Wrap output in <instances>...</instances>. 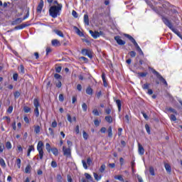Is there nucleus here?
I'll return each mask as SVG.
<instances>
[{
	"label": "nucleus",
	"instance_id": "obj_19",
	"mask_svg": "<svg viewBox=\"0 0 182 182\" xmlns=\"http://www.w3.org/2000/svg\"><path fill=\"white\" fill-rule=\"evenodd\" d=\"M87 95H89V96H92L93 95V89L92 87L88 86L85 90Z\"/></svg>",
	"mask_w": 182,
	"mask_h": 182
},
{
	"label": "nucleus",
	"instance_id": "obj_57",
	"mask_svg": "<svg viewBox=\"0 0 182 182\" xmlns=\"http://www.w3.org/2000/svg\"><path fill=\"white\" fill-rule=\"evenodd\" d=\"M55 72L57 73H60L62 72V66H58L55 68Z\"/></svg>",
	"mask_w": 182,
	"mask_h": 182
},
{
	"label": "nucleus",
	"instance_id": "obj_61",
	"mask_svg": "<svg viewBox=\"0 0 182 182\" xmlns=\"http://www.w3.org/2000/svg\"><path fill=\"white\" fill-rule=\"evenodd\" d=\"M129 55L131 58H136V53L135 51H130Z\"/></svg>",
	"mask_w": 182,
	"mask_h": 182
},
{
	"label": "nucleus",
	"instance_id": "obj_8",
	"mask_svg": "<svg viewBox=\"0 0 182 182\" xmlns=\"http://www.w3.org/2000/svg\"><path fill=\"white\" fill-rule=\"evenodd\" d=\"M33 105H34V114L36 117L39 116V107H41V104L39 103V99L35 98L33 100Z\"/></svg>",
	"mask_w": 182,
	"mask_h": 182
},
{
	"label": "nucleus",
	"instance_id": "obj_17",
	"mask_svg": "<svg viewBox=\"0 0 182 182\" xmlns=\"http://www.w3.org/2000/svg\"><path fill=\"white\" fill-rule=\"evenodd\" d=\"M27 26H29V24L23 23L21 25L16 26L14 29H16V31H19L21 29H23L24 28H26Z\"/></svg>",
	"mask_w": 182,
	"mask_h": 182
},
{
	"label": "nucleus",
	"instance_id": "obj_21",
	"mask_svg": "<svg viewBox=\"0 0 182 182\" xmlns=\"http://www.w3.org/2000/svg\"><path fill=\"white\" fill-rule=\"evenodd\" d=\"M84 23H85V25L89 26V15H84Z\"/></svg>",
	"mask_w": 182,
	"mask_h": 182
},
{
	"label": "nucleus",
	"instance_id": "obj_48",
	"mask_svg": "<svg viewBox=\"0 0 182 182\" xmlns=\"http://www.w3.org/2000/svg\"><path fill=\"white\" fill-rule=\"evenodd\" d=\"M170 119H171V122L177 121V117H176V115H174V114H171Z\"/></svg>",
	"mask_w": 182,
	"mask_h": 182
},
{
	"label": "nucleus",
	"instance_id": "obj_24",
	"mask_svg": "<svg viewBox=\"0 0 182 182\" xmlns=\"http://www.w3.org/2000/svg\"><path fill=\"white\" fill-rule=\"evenodd\" d=\"M107 133H108V137H112L113 136V131L112 129V127H109L107 129Z\"/></svg>",
	"mask_w": 182,
	"mask_h": 182
},
{
	"label": "nucleus",
	"instance_id": "obj_15",
	"mask_svg": "<svg viewBox=\"0 0 182 182\" xmlns=\"http://www.w3.org/2000/svg\"><path fill=\"white\" fill-rule=\"evenodd\" d=\"M115 103L117 107L118 112H119V113H120L122 112V100H116Z\"/></svg>",
	"mask_w": 182,
	"mask_h": 182
},
{
	"label": "nucleus",
	"instance_id": "obj_1",
	"mask_svg": "<svg viewBox=\"0 0 182 182\" xmlns=\"http://www.w3.org/2000/svg\"><path fill=\"white\" fill-rule=\"evenodd\" d=\"M161 6H159V8L155 7L153 9V11L156 12L158 15H160L161 18H162L163 14H164V11H163V9H168V8H175L174 5L170 4V3L167 1H162Z\"/></svg>",
	"mask_w": 182,
	"mask_h": 182
},
{
	"label": "nucleus",
	"instance_id": "obj_47",
	"mask_svg": "<svg viewBox=\"0 0 182 182\" xmlns=\"http://www.w3.org/2000/svg\"><path fill=\"white\" fill-rule=\"evenodd\" d=\"M149 173L151 174V176H154V168H153V166L149 167Z\"/></svg>",
	"mask_w": 182,
	"mask_h": 182
},
{
	"label": "nucleus",
	"instance_id": "obj_64",
	"mask_svg": "<svg viewBox=\"0 0 182 182\" xmlns=\"http://www.w3.org/2000/svg\"><path fill=\"white\" fill-rule=\"evenodd\" d=\"M72 15L73 16H74L75 18H77L78 15H77V12H76V11L73 10L72 11Z\"/></svg>",
	"mask_w": 182,
	"mask_h": 182
},
{
	"label": "nucleus",
	"instance_id": "obj_12",
	"mask_svg": "<svg viewBox=\"0 0 182 182\" xmlns=\"http://www.w3.org/2000/svg\"><path fill=\"white\" fill-rule=\"evenodd\" d=\"M42 9H43V0H41L38 6H37V12L41 14L42 12Z\"/></svg>",
	"mask_w": 182,
	"mask_h": 182
},
{
	"label": "nucleus",
	"instance_id": "obj_16",
	"mask_svg": "<svg viewBox=\"0 0 182 182\" xmlns=\"http://www.w3.org/2000/svg\"><path fill=\"white\" fill-rule=\"evenodd\" d=\"M51 45L52 46L58 47L60 46V41H59L58 39H53L51 41Z\"/></svg>",
	"mask_w": 182,
	"mask_h": 182
},
{
	"label": "nucleus",
	"instance_id": "obj_31",
	"mask_svg": "<svg viewBox=\"0 0 182 182\" xmlns=\"http://www.w3.org/2000/svg\"><path fill=\"white\" fill-rule=\"evenodd\" d=\"M6 148L8 149V150H11V149H12V144H11L10 141H7L6 143Z\"/></svg>",
	"mask_w": 182,
	"mask_h": 182
},
{
	"label": "nucleus",
	"instance_id": "obj_40",
	"mask_svg": "<svg viewBox=\"0 0 182 182\" xmlns=\"http://www.w3.org/2000/svg\"><path fill=\"white\" fill-rule=\"evenodd\" d=\"M46 56H48V55H49V53L52 52V48H50V47H47L46 49Z\"/></svg>",
	"mask_w": 182,
	"mask_h": 182
},
{
	"label": "nucleus",
	"instance_id": "obj_54",
	"mask_svg": "<svg viewBox=\"0 0 182 182\" xmlns=\"http://www.w3.org/2000/svg\"><path fill=\"white\" fill-rule=\"evenodd\" d=\"M138 75L141 77H146V76H147V73H138Z\"/></svg>",
	"mask_w": 182,
	"mask_h": 182
},
{
	"label": "nucleus",
	"instance_id": "obj_45",
	"mask_svg": "<svg viewBox=\"0 0 182 182\" xmlns=\"http://www.w3.org/2000/svg\"><path fill=\"white\" fill-rule=\"evenodd\" d=\"M51 127H53V129H55V127H58V122H56V120H54L51 123Z\"/></svg>",
	"mask_w": 182,
	"mask_h": 182
},
{
	"label": "nucleus",
	"instance_id": "obj_6",
	"mask_svg": "<svg viewBox=\"0 0 182 182\" xmlns=\"http://www.w3.org/2000/svg\"><path fill=\"white\" fill-rule=\"evenodd\" d=\"M152 73L155 75V76L159 79V80L163 83L164 85H165V87H167L168 86V84L167 83V81L161 75L160 73L157 72L156 70L153 69L152 70Z\"/></svg>",
	"mask_w": 182,
	"mask_h": 182
},
{
	"label": "nucleus",
	"instance_id": "obj_60",
	"mask_svg": "<svg viewBox=\"0 0 182 182\" xmlns=\"http://www.w3.org/2000/svg\"><path fill=\"white\" fill-rule=\"evenodd\" d=\"M82 166L85 170H87V164L86 163V161L82 160Z\"/></svg>",
	"mask_w": 182,
	"mask_h": 182
},
{
	"label": "nucleus",
	"instance_id": "obj_36",
	"mask_svg": "<svg viewBox=\"0 0 182 182\" xmlns=\"http://www.w3.org/2000/svg\"><path fill=\"white\" fill-rule=\"evenodd\" d=\"M0 165L1 166V167L6 166V164H5V161L2 158L0 159Z\"/></svg>",
	"mask_w": 182,
	"mask_h": 182
},
{
	"label": "nucleus",
	"instance_id": "obj_50",
	"mask_svg": "<svg viewBox=\"0 0 182 182\" xmlns=\"http://www.w3.org/2000/svg\"><path fill=\"white\" fill-rule=\"evenodd\" d=\"M145 2L147 4V5H149V6H151V8H152V9L154 8H156L153 6V4H151V1L150 0H145Z\"/></svg>",
	"mask_w": 182,
	"mask_h": 182
},
{
	"label": "nucleus",
	"instance_id": "obj_28",
	"mask_svg": "<svg viewBox=\"0 0 182 182\" xmlns=\"http://www.w3.org/2000/svg\"><path fill=\"white\" fill-rule=\"evenodd\" d=\"M31 107H28V106H24L23 107V112L24 113H31Z\"/></svg>",
	"mask_w": 182,
	"mask_h": 182
},
{
	"label": "nucleus",
	"instance_id": "obj_13",
	"mask_svg": "<svg viewBox=\"0 0 182 182\" xmlns=\"http://www.w3.org/2000/svg\"><path fill=\"white\" fill-rule=\"evenodd\" d=\"M138 153L140 156H143L144 154V148L140 143H138Z\"/></svg>",
	"mask_w": 182,
	"mask_h": 182
},
{
	"label": "nucleus",
	"instance_id": "obj_42",
	"mask_svg": "<svg viewBox=\"0 0 182 182\" xmlns=\"http://www.w3.org/2000/svg\"><path fill=\"white\" fill-rule=\"evenodd\" d=\"M145 129L146 130V132L148 133V134H151V131H150V126H149V124H145Z\"/></svg>",
	"mask_w": 182,
	"mask_h": 182
},
{
	"label": "nucleus",
	"instance_id": "obj_56",
	"mask_svg": "<svg viewBox=\"0 0 182 182\" xmlns=\"http://www.w3.org/2000/svg\"><path fill=\"white\" fill-rule=\"evenodd\" d=\"M28 151H29L30 153L31 151H35V146L33 145L29 146Z\"/></svg>",
	"mask_w": 182,
	"mask_h": 182
},
{
	"label": "nucleus",
	"instance_id": "obj_59",
	"mask_svg": "<svg viewBox=\"0 0 182 182\" xmlns=\"http://www.w3.org/2000/svg\"><path fill=\"white\" fill-rule=\"evenodd\" d=\"M94 124H95V126L98 127V126H100V121H99V119H95L94 120Z\"/></svg>",
	"mask_w": 182,
	"mask_h": 182
},
{
	"label": "nucleus",
	"instance_id": "obj_63",
	"mask_svg": "<svg viewBox=\"0 0 182 182\" xmlns=\"http://www.w3.org/2000/svg\"><path fill=\"white\" fill-rule=\"evenodd\" d=\"M33 56H34L35 59H36V60H38V59H39V53L35 52L33 53Z\"/></svg>",
	"mask_w": 182,
	"mask_h": 182
},
{
	"label": "nucleus",
	"instance_id": "obj_25",
	"mask_svg": "<svg viewBox=\"0 0 182 182\" xmlns=\"http://www.w3.org/2000/svg\"><path fill=\"white\" fill-rule=\"evenodd\" d=\"M115 180H119V181L121 182H124V178H123V176L122 175H118L114 177Z\"/></svg>",
	"mask_w": 182,
	"mask_h": 182
},
{
	"label": "nucleus",
	"instance_id": "obj_39",
	"mask_svg": "<svg viewBox=\"0 0 182 182\" xmlns=\"http://www.w3.org/2000/svg\"><path fill=\"white\" fill-rule=\"evenodd\" d=\"M51 167H53V168H56V167H58V163H56V161H51Z\"/></svg>",
	"mask_w": 182,
	"mask_h": 182
},
{
	"label": "nucleus",
	"instance_id": "obj_27",
	"mask_svg": "<svg viewBox=\"0 0 182 182\" xmlns=\"http://www.w3.org/2000/svg\"><path fill=\"white\" fill-rule=\"evenodd\" d=\"M94 178H95L97 181H100V180H102V176H99V174L94 173Z\"/></svg>",
	"mask_w": 182,
	"mask_h": 182
},
{
	"label": "nucleus",
	"instance_id": "obj_33",
	"mask_svg": "<svg viewBox=\"0 0 182 182\" xmlns=\"http://www.w3.org/2000/svg\"><path fill=\"white\" fill-rule=\"evenodd\" d=\"M82 109L83 112H87V105H86V103L83 102L82 104Z\"/></svg>",
	"mask_w": 182,
	"mask_h": 182
},
{
	"label": "nucleus",
	"instance_id": "obj_43",
	"mask_svg": "<svg viewBox=\"0 0 182 182\" xmlns=\"http://www.w3.org/2000/svg\"><path fill=\"white\" fill-rule=\"evenodd\" d=\"M89 50L86 49V48H83L81 50V53L82 55H83L84 56H86V55L87 54Z\"/></svg>",
	"mask_w": 182,
	"mask_h": 182
},
{
	"label": "nucleus",
	"instance_id": "obj_5",
	"mask_svg": "<svg viewBox=\"0 0 182 182\" xmlns=\"http://www.w3.org/2000/svg\"><path fill=\"white\" fill-rule=\"evenodd\" d=\"M37 151H38L39 160H43V141H39L37 144Z\"/></svg>",
	"mask_w": 182,
	"mask_h": 182
},
{
	"label": "nucleus",
	"instance_id": "obj_51",
	"mask_svg": "<svg viewBox=\"0 0 182 182\" xmlns=\"http://www.w3.org/2000/svg\"><path fill=\"white\" fill-rule=\"evenodd\" d=\"M58 100H60V102H63L65 100V97L63 96V94L59 95Z\"/></svg>",
	"mask_w": 182,
	"mask_h": 182
},
{
	"label": "nucleus",
	"instance_id": "obj_41",
	"mask_svg": "<svg viewBox=\"0 0 182 182\" xmlns=\"http://www.w3.org/2000/svg\"><path fill=\"white\" fill-rule=\"evenodd\" d=\"M86 56L89 57L90 59L93 58V55L92 54V51L90 50H88V52L86 54Z\"/></svg>",
	"mask_w": 182,
	"mask_h": 182
},
{
	"label": "nucleus",
	"instance_id": "obj_11",
	"mask_svg": "<svg viewBox=\"0 0 182 182\" xmlns=\"http://www.w3.org/2000/svg\"><path fill=\"white\" fill-rule=\"evenodd\" d=\"M89 32L94 39H97V38L100 37V33H99V31H93L92 30H90Z\"/></svg>",
	"mask_w": 182,
	"mask_h": 182
},
{
	"label": "nucleus",
	"instance_id": "obj_23",
	"mask_svg": "<svg viewBox=\"0 0 182 182\" xmlns=\"http://www.w3.org/2000/svg\"><path fill=\"white\" fill-rule=\"evenodd\" d=\"M54 32H55V33H56V35H58L60 38H63L64 35H63V33L61 31H60V30H55Z\"/></svg>",
	"mask_w": 182,
	"mask_h": 182
},
{
	"label": "nucleus",
	"instance_id": "obj_2",
	"mask_svg": "<svg viewBox=\"0 0 182 182\" xmlns=\"http://www.w3.org/2000/svg\"><path fill=\"white\" fill-rule=\"evenodd\" d=\"M162 22H164V25H166V26L169 28V29H171V31H172V32H173L175 35H177V36H178V38H180V39H181L182 41L181 33L178 29L174 28V26H173V23H171V21H170V20H168V18H167L164 16H162Z\"/></svg>",
	"mask_w": 182,
	"mask_h": 182
},
{
	"label": "nucleus",
	"instance_id": "obj_30",
	"mask_svg": "<svg viewBox=\"0 0 182 182\" xmlns=\"http://www.w3.org/2000/svg\"><path fill=\"white\" fill-rule=\"evenodd\" d=\"M16 163L17 164L18 168H21V164H22V161H21V159H17Z\"/></svg>",
	"mask_w": 182,
	"mask_h": 182
},
{
	"label": "nucleus",
	"instance_id": "obj_62",
	"mask_svg": "<svg viewBox=\"0 0 182 182\" xmlns=\"http://www.w3.org/2000/svg\"><path fill=\"white\" fill-rule=\"evenodd\" d=\"M54 77H55V79H62V75H60L58 74V73H55V74L54 75Z\"/></svg>",
	"mask_w": 182,
	"mask_h": 182
},
{
	"label": "nucleus",
	"instance_id": "obj_7",
	"mask_svg": "<svg viewBox=\"0 0 182 182\" xmlns=\"http://www.w3.org/2000/svg\"><path fill=\"white\" fill-rule=\"evenodd\" d=\"M46 149L48 151V153H50L52 151L53 154L55 156H59V150L56 147L51 148L50 144L46 143Z\"/></svg>",
	"mask_w": 182,
	"mask_h": 182
},
{
	"label": "nucleus",
	"instance_id": "obj_55",
	"mask_svg": "<svg viewBox=\"0 0 182 182\" xmlns=\"http://www.w3.org/2000/svg\"><path fill=\"white\" fill-rule=\"evenodd\" d=\"M67 119L69 122V123L73 122L72 116H70V114H67Z\"/></svg>",
	"mask_w": 182,
	"mask_h": 182
},
{
	"label": "nucleus",
	"instance_id": "obj_35",
	"mask_svg": "<svg viewBox=\"0 0 182 182\" xmlns=\"http://www.w3.org/2000/svg\"><path fill=\"white\" fill-rule=\"evenodd\" d=\"M105 170H106V165L102 164L100 168V172L105 173Z\"/></svg>",
	"mask_w": 182,
	"mask_h": 182
},
{
	"label": "nucleus",
	"instance_id": "obj_14",
	"mask_svg": "<svg viewBox=\"0 0 182 182\" xmlns=\"http://www.w3.org/2000/svg\"><path fill=\"white\" fill-rule=\"evenodd\" d=\"M23 22V19L22 18H17L16 20L11 22V25H18V23H22Z\"/></svg>",
	"mask_w": 182,
	"mask_h": 182
},
{
	"label": "nucleus",
	"instance_id": "obj_10",
	"mask_svg": "<svg viewBox=\"0 0 182 182\" xmlns=\"http://www.w3.org/2000/svg\"><path fill=\"white\" fill-rule=\"evenodd\" d=\"M114 41H116L117 43L120 46H123V45H126V41L122 40L120 36H115Z\"/></svg>",
	"mask_w": 182,
	"mask_h": 182
},
{
	"label": "nucleus",
	"instance_id": "obj_53",
	"mask_svg": "<svg viewBox=\"0 0 182 182\" xmlns=\"http://www.w3.org/2000/svg\"><path fill=\"white\" fill-rule=\"evenodd\" d=\"M5 149V145L0 143V153H4V149Z\"/></svg>",
	"mask_w": 182,
	"mask_h": 182
},
{
	"label": "nucleus",
	"instance_id": "obj_34",
	"mask_svg": "<svg viewBox=\"0 0 182 182\" xmlns=\"http://www.w3.org/2000/svg\"><path fill=\"white\" fill-rule=\"evenodd\" d=\"M82 137L84 139L87 140V139H89V134H87L85 131H83Z\"/></svg>",
	"mask_w": 182,
	"mask_h": 182
},
{
	"label": "nucleus",
	"instance_id": "obj_9",
	"mask_svg": "<svg viewBox=\"0 0 182 182\" xmlns=\"http://www.w3.org/2000/svg\"><path fill=\"white\" fill-rule=\"evenodd\" d=\"M63 153L64 156H66V157L72 156V152L70 151V148H66L65 146H63Z\"/></svg>",
	"mask_w": 182,
	"mask_h": 182
},
{
	"label": "nucleus",
	"instance_id": "obj_37",
	"mask_svg": "<svg viewBox=\"0 0 182 182\" xmlns=\"http://www.w3.org/2000/svg\"><path fill=\"white\" fill-rule=\"evenodd\" d=\"M14 112V107L9 106V108L6 110V112L9 113V114H11Z\"/></svg>",
	"mask_w": 182,
	"mask_h": 182
},
{
	"label": "nucleus",
	"instance_id": "obj_38",
	"mask_svg": "<svg viewBox=\"0 0 182 182\" xmlns=\"http://www.w3.org/2000/svg\"><path fill=\"white\" fill-rule=\"evenodd\" d=\"M63 179V178L62 177V175H60V174L57 175L56 180L58 182H62Z\"/></svg>",
	"mask_w": 182,
	"mask_h": 182
},
{
	"label": "nucleus",
	"instance_id": "obj_3",
	"mask_svg": "<svg viewBox=\"0 0 182 182\" xmlns=\"http://www.w3.org/2000/svg\"><path fill=\"white\" fill-rule=\"evenodd\" d=\"M62 8H63V5L58 4V6H52L49 9V14L51 18L54 19L58 18V16H60V12L62 11Z\"/></svg>",
	"mask_w": 182,
	"mask_h": 182
},
{
	"label": "nucleus",
	"instance_id": "obj_32",
	"mask_svg": "<svg viewBox=\"0 0 182 182\" xmlns=\"http://www.w3.org/2000/svg\"><path fill=\"white\" fill-rule=\"evenodd\" d=\"M105 120L106 122H107L108 123H112L113 122V119L112 118V117L110 116H107L105 117Z\"/></svg>",
	"mask_w": 182,
	"mask_h": 182
},
{
	"label": "nucleus",
	"instance_id": "obj_49",
	"mask_svg": "<svg viewBox=\"0 0 182 182\" xmlns=\"http://www.w3.org/2000/svg\"><path fill=\"white\" fill-rule=\"evenodd\" d=\"M168 111L171 112V113H174L175 114H177V111L174 108L169 107L168 109Z\"/></svg>",
	"mask_w": 182,
	"mask_h": 182
},
{
	"label": "nucleus",
	"instance_id": "obj_52",
	"mask_svg": "<svg viewBox=\"0 0 182 182\" xmlns=\"http://www.w3.org/2000/svg\"><path fill=\"white\" fill-rule=\"evenodd\" d=\"M18 73H14V75H13V79H14V82H18Z\"/></svg>",
	"mask_w": 182,
	"mask_h": 182
},
{
	"label": "nucleus",
	"instance_id": "obj_4",
	"mask_svg": "<svg viewBox=\"0 0 182 182\" xmlns=\"http://www.w3.org/2000/svg\"><path fill=\"white\" fill-rule=\"evenodd\" d=\"M124 36L125 38H127V39H129L130 41V42H132V43H133V45L135 46L136 49L138 50V52H139L140 55H144V53H143V50H141V48H140V46H139V44L137 43V42L136 41L134 38H133V36H132L127 33H124Z\"/></svg>",
	"mask_w": 182,
	"mask_h": 182
},
{
	"label": "nucleus",
	"instance_id": "obj_29",
	"mask_svg": "<svg viewBox=\"0 0 182 182\" xmlns=\"http://www.w3.org/2000/svg\"><path fill=\"white\" fill-rule=\"evenodd\" d=\"M31 165H27L25 168V173L26 174H29L31 173Z\"/></svg>",
	"mask_w": 182,
	"mask_h": 182
},
{
	"label": "nucleus",
	"instance_id": "obj_20",
	"mask_svg": "<svg viewBox=\"0 0 182 182\" xmlns=\"http://www.w3.org/2000/svg\"><path fill=\"white\" fill-rule=\"evenodd\" d=\"M102 79L103 81V85L105 87H107V81H106V74L105 73H102Z\"/></svg>",
	"mask_w": 182,
	"mask_h": 182
},
{
	"label": "nucleus",
	"instance_id": "obj_22",
	"mask_svg": "<svg viewBox=\"0 0 182 182\" xmlns=\"http://www.w3.org/2000/svg\"><path fill=\"white\" fill-rule=\"evenodd\" d=\"M34 132L36 134L41 133V127L39 125L34 127Z\"/></svg>",
	"mask_w": 182,
	"mask_h": 182
},
{
	"label": "nucleus",
	"instance_id": "obj_26",
	"mask_svg": "<svg viewBox=\"0 0 182 182\" xmlns=\"http://www.w3.org/2000/svg\"><path fill=\"white\" fill-rule=\"evenodd\" d=\"M149 87H150V83H145V84H144V85H142V89L144 90H149V89H150V88H149Z\"/></svg>",
	"mask_w": 182,
	"mask_h": 182
},
{
	"label": "nucleus",
	"instance_id": "obj_46",
	"mask_svg": "<svg viewBox=\"0 0 182 182\" xmlns=\"http://www.w3.org/2000/svg\"><path fill=\"white\" fill-rule=\"evenodd\" d=\"M92 114H94V116H100V113H99V110L95 109L92 110Z\"/></svg>",
	"mask_w": 182,
	"mask_h": 182
},
{
	"label": "nucleus",
	"instance_id": "obj_58",
	"mask_svg": "<svg viewBox=\"0 0 182 182\" xmlns=\"http://www.w3.org/2000/svg\"><path fill=\"white\" fill-rule=\"evenodd\" d=\"M85 178H87V180H92L93 178H92V176H90V174L89 173H85Z\"/></svg>",
	"mask_w": 182,
	"mask_h": 182
},
{
	"label": "nucleus",
	"instance_id": "obj_18",
	"mask_svg": "<svg viewBox=\"0 0 182 182\" xmlns=\"http://www.w3.org/2000/svg\"><path fill=\"white\" fill-rule=\"evenodd\" d=\"M164 167H165V170H166V172L168 173V174H171V166H170L167 163H165Z\"/></svg>",
	"mask_w": 182,
	"mask_h": 182
},
{
	"label": "nucleus",
	"instance_id": "obj_44",
	"mask_svg": "<svg viewBox=\"0 0 182 182\" xmlns=\"http://www.w3.org/2000/svg\"><path fill=\"white\" fill-rule=\"evenodd\" d=\"M14 96L15 99H18V97H19L21 96V93L19 92V91H16L14 93Z\"/></svg>",
	"mask_w": 182,
	"mask_h": 182
}]
</instances>
